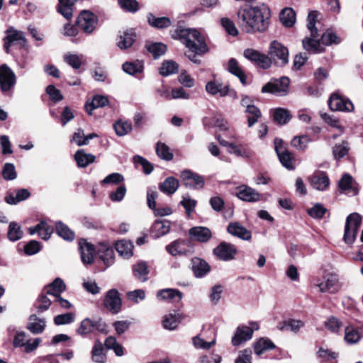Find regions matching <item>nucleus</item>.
Segmentation results:
<instances>
[{
  "instance_id": "obj_1",
  "label": "nucleus",
  "mask_w": 363,
  "mask_h": 363,
  "mask_svg": "<svg viewBox=\"0 0 363 363\" xmlns=\"http://www.w3.org/2000/svg\"><path fill=\"white\" fill-rule=\"evenodd\" d=\"M237 16L238 26L246 33H263L269 27L270 11L265 6L241 7Z\"/></svg>"
},
{
  "instance_id": "obj_2",
  "label": "nucleus",
  "mask_w": 363,
  "mask_h": 363,
  "mask_svg": "<svg viewBox=\"0 0 363 363\" xmlns=\"http://www.w3.org/2000/svg\"><path fill=\"white\" fill-rule=\"evenodd\" d=\"M173 37L178 38L190 52L203 55L208 51L204 37L196 28H178Z\"/></svg>"
},
{
  "instance_id": "obj_3",
  "label": "nucleus",
  "mask_w": 363,
  "mask_h": 363,
  "mask_svg": "<svg viewBox=\"0 0 363 363\" xmlns=\"http://www.w3.org/2000/svg\"><path fill=\"white\" fill-rule=\"evenodd\" d=\"M318 17V13L315 11L308 13L307 17V28L310 30L311 37L303 39L302 44L303 48L308 52L313 53L322 52L324 49L320 39H318L319 34L318 28L315 27V21Z\"/></svg>"
},
{
  "instance_id": "obj_4",
  "label": "nucleus",
  "mask_w": 363,
  "mask_h": 363,
  "mask_svg": "<svg viewBox=\"0 0 363 363\" xmlns=\"http://www.w3.org/2000/svg\"><path fill=\"white\" fill-rule=\"evenodd\" d=\"M314 286L318 288L320 292L329 294H336L342 287L337 274L327 272L323 273L322 277L315 279Z\"/></svg>"
},
{
  "instance_id": "obj_5",
  "label": "nucleus",
  "mask_w": 363,
  "mask_h": 363,
  "mask_svg": "<svg viewBox=\"0 0 363 363\" xmlns=\"http://www.w3.org/2000/svg\"><path fill=\"white\" fill-rule=\"evenodd\" d=\"M362 223V218L357 213H350L346 219L343 240L345 243L352 245L354 242Z\"/></svg>"
},
{
  "instance_id": "obj_6",
  "label": "nucleus",
  "mask_w": 363,
  "mask_h": 363,
  "mask_svg": "<svg viewBox=\"0 0 363 363\" xmlns=\"http://www.w3.org/2000/svg\"><path fill=\"white\" fill-rule=\"evenodd\" d=\"M289 78L283 77L278 79L269 81L262 88V92L284 96L289 93Z\"/></svg>"
},
{
  "instance_id": "obj_7",
  "label": "nucleus",
  "mask_w": 363,
  "mask_h": 363,
  "mask_svg": "<svg viewBox=\"0 0 363 363\" xmlns=\"http://www.w3.org/2000/svg\"><path fill=\"white\" fill-rule=\"evenodd\" d=\"M268 55L279 66H284L289 62L288 48L277 40L271 42Z\"/></svg>"
},
{
  "instance_id": "obj_8",
  "label": "nucleus",
  "mask_w": 363,
  "mask_h": 363,
  "mask_svg": "<svg viewBox=\"0 0 363 363\" xmlns=\"http://www.w3.org/2000/svg\"><path fill=\"white\" fill-rule=\"evenodd\" d=\"M97 330L100 333L107 332V325L101 319L92 320L89 318H86L82 320L79 327L77 330V333L84 336Z\"/></svg>"
},
{
  "instance_id": "obj_9",
  "label": "nucleus",
  "mask_w": 363,
  "mask_h": 363,
  "mask_svg": "<svg viewBox=\"0 0 363 363\" xmlns=\"http://www.w3.org/2000/svg\"><path fill=\"white\" fill-rule=\"evenodd\" d=\"M16 83L13 71L6 64L0 66V89L5 94L11 91Z\"/></svg>"
},
{
  "instance_id": "obj_10",
  "label": "nucleus",
  "mask_w": 363,
  "mask_h": 363,
  "mask_svg": "<svg viewBox=\"0 0 363 363\" xmlns=\"http://www.w3.org/2000/svg\"><path fill=\"white\" fill-rule=\"evenodd\" d=\"M103 305L111 313H118L122 307V300L118 291L115 289L108 290L104 297Z\"/></svg>"
},
{
  "instance_id": "obj_11",
  "label": "nucleus",
  "mask_w": 363,
  "mask_h": 363,
  "mask_svg": "<svg viewBox=\"0 0 363 363\" xmlns=\"http://www.w3.org/2000/svg\"><path fill=\"white\" fill-rule=\"evenodd\" d=\"M97 22V16L88 11H82L77 21L79 28L87 34L91 33L95 30Z\"/></svg>"
},
{
  "instance_id": "obj_12",
  "label": "nucleus",
  "mask_w": 363,
  "mask_h": 363,
  "mask_svg": "<svg viewBox=\"0 0 363 363\" xmlns=\"http://www.w3.org/2000/svg\"><path fill=\"white\" fill-rule=\"evenodd\" d=\"M214 255L220 260L230 261L234 259L237 253V247L226 242H221L216 247L213 249Z\"/></svg>"
},
{
  "instance_id": "obj_13",
  "label": "nucleus",
  "mask_w": 363,
  "mask_h": 363,
  "mask_svg": "<svg viewBox=\"0 0 363 363\" xmlns=\"http://www.w3.org/2000/svg\"><path fill=\"white\" fill-rule=\"evenodd\" d=\"M206 91L208 94L212 96L218 94L220 97H224L233 94L234 97L236 98V94L233 89H230L228 85L223 86L221 82L216 80L207 82L206 84Z\"/></svg>"
},
{
  "instance_id": "obj_14",
  "label": "nucleus",
  "mask_w": 363,
  "mask_h": 363,
  "mask_svg": "<svg viewBox=\"0 0 363 363\" xmlns=\"http://www.w3.org/2000/svg\"><path fill=\"white\" fill-rule=\"evenodd\" d=\"M328 105L333 111L351 112L354 110V105L350 100L337 94L331 95Z\"/></svg>"
},
{
  "instance_id": "obj_15",
  "label": "nucleus",
  "mask_w": 363,
  "mask_h": 363,
  "mask_svg": "<svg viewBox=\"0 0 363 363\" xmlns=\"http://www.w3.org/2000/svg\"><path fill=\"white\" fill-rule=\"evenodd\" d=\"M181 179L186 187L201 189L204 186L203 178L190 170H184L181 173Z\"/></svg>"
},
{
  "instance_id": "obj_16",
  "label": "nucleus",
  "mask_w": 363,
  "mask_h": 363,
  "mask_svg": "<svg viewBox=\"0 0 363 363\" xmlns=\"http://www.w3.org/2000/svg\"><path fill=\"white\" fill-rule=\"evenodd\" d=\"M79 250L81 259L84 264H90L94 262L95 250L92 244L85 240H81L79 242Z\"/></svg>"
},
{
  "instance_id": "obj_17",
  "label": "nucleus",
  "mask_w": 363,
  "mask_h": 363,
  "mask_svg": "<svg viewBox=\"0 0 363 363\" xmlns=\"http://www.w3.org/2000/svg\"><path fill=\"white\" fill-rule=\"evenodd\" d=\"M189 235L191 240L200 242H206L212 237L211 230L206 227L195 226L189 229Z\"/></svg>"
},
{
  "instance_id": "obj_18",
  "label": "nucleus",
  "mask_w": 363,
  "mask_h": 363,
  "mask_svg": "<svg viewBox=\"0 0 363 363\" xmlns=\"http://www.w3.org/2000/svg\"><path fill=\"white\" fill-rule=\"evenodd\" d=\"M236 195L240 199L247 202H256L259 200L260 197L256 190L245 185L237 188Z\"/></svg>"
},
{
  "instance_id": "obj_19",
  "label": "nucleus",
  "mask_w": 363,
  "mask_h": 363,
  "mask_svg": "<svg viewBox=\"0 0 363 363\" xmlns=\"http://www.w3.org/2000/svg\"><path fill=\"white\" fill-rule=\"evenodd\" d=\"M227 231L229 234L244 240H250L252 238L251 232L238 222L230 223Z\"/></svg>"
},
{
  "instance_id": "obj_20",
  "label": "nucleus",
  "mask_w": 363,
  "mask_h": 363,
  "mask_svg": "<svg viewBox=\"0 0 363 363\" xmlns=\"http://www.w3.org/2000/svg\"><path fill=\"white\" fill-rule=\"evenodd\" d=\"M252 337V329L248 328V326L242 325L237 328L235 335L232 337L231 342L233 346H238L242 343L251 340Z\"/></svg>"
},
{
  "instance_id": "obj_21",
  "label": "nucleus",
  "mask_w": 363,
  "mask_h": 363,
  "mask_svg": "<svg viewBox=\"0 0 363 363\" xmlns=\"http://www.w3.org/2000/svg\"><path fill=\"white\" fill-rule=\"evenodd\" d=\"M14 43L25 44L26 43V40L22 32L15 30L13 28H10L7 30V35L4 38V47L6 52H9V48Z\"/></svg>"
},
{
  "instance_id": "obj_22",
  "label": "nucleus",
  "mask_w": 363,
  "mask_h": 363,
  "mask_svg": "<svg viewBox=\"0 0 363 363\" xmlns=\"http://www.w3.org/2000/svg\"><path fill=\"white\" fill-rule=\"evenodd\" d=\"M304 322L301 320L290 318L279 323L277 328L280 331L290 330L292 333H298L301 328L304 326Z\"/></svg>"
},
{
  "instance_id": "obj_23",
  "label": "nucleus",
  "mask_w": 363,
  "mask_h": 363,
  "mask_svg": "<svg viewBox=\"0 0 363 363\" xmlns=\"http://www.w3.org/2000/svg\"><path fill=\"white\" fill-rule=\"evenodd\" d=\"M157 298L160 300L178 303L182 298V294L176 289H164L157 293Z\"/></svg>"
},
{
  "instance_id": "obj_24",
  "label": "nucleus",
  "mask_w": 363,
  "mask_h": 363,
  "mask_svg": "<svg viewBox=\"0 0 363 363\" xmlns=\"http://www.w3.org/2000/svg\"><path fill=\"white\" fill-rule=\"evenodd\" d=\"M184 318V315L178 311L169 313L163 318L162 324L165 329L172 330L177 328L179 323Z\"/></svg>"
},
{
  "instance_id": "obj_25",
  "label": "nucleus",
  "mask_w": 363,
  "mask_h": 363,
  "mask_svg": "<svg viewBox=\"0 0 363 363\" xmlns=\"http://www.w3.org/2000/svg\"><path fill=\"white\" fill-rule=\"evenodd\" d=\"M46 327L45 320L38 318L36 315H31L28 318L27 328L33 334L42 333Z\"/></svg>"
},
{
  "instance_id": "obj_26",
  "label": "nucleus",
  "mask_w": 363,
  "mask_h": 363,
  "mask_svg": "<svg viewBox=\"0 0 363 363\" xmlns=\"http://www.w3.org/2000/svg\"><path fill=\"white\" fill-rule=\"evenodd\" d=\"M311 186L319 191H324L329 186L330 182L328 176L323 172H317L310 178Z\"/></svg>"
},
{
  "instance_id": "obj_27",
  "label": "nucleus",
  "mask_w": 363,
  "mask_h": 363,
  "mask_svg": "<svg viewBox=\"0 0 363 363\" xmlns=\"http://www.w3.org/2000/svg\"><path fill=\"white\" fill-rule=\"evenodd\" d=\"M43 289L47 294L56 297L65 291L66 285L62 279L56 278L52 283L45 286Z\"/></svg>"
},
{
  "instance_id": "obj_28",
  "label": "nucleus",
  "mask_w": 363,
  "mask_h": 363,
  "mask_svg": "<svg viewBox=\"0 0 363 363\" xmlns=\"http://www.w3.org/2000/svg\"><path fill=\"white\" fill-rule=\"evenodd\" d=\"M78 0H58L57 11L63 17L70 20L73 16V6Z\"/></svg>"
},
{
  "instance_id": "obj_29",
  "label": "nucleus",
  "mask_w": 363,
  "mask_h": 363,
  "mask_svg": "<svg viewBox=\"0 0 363 363\" xmlns=\"http://www.w3.org/2000/svg\"><path fill=\"white\" fill-rule=\"evenodd\" d=\"M192 270L196 277H202L210 271V266L205 260L194 257L192 259Z\"/></svg>"
},
{
  "instance_id": "obj_30",
  "label": "nucleus",
  "mask_w": 363,
  "mask_h": 363,
  "mask_svg": "<svg viewBox=\"0 0 363 363\" xmlns=\"http://www.w3.org/2000/svg\"><path fill=\"white\" fill-rule=\"evenodd\" d=\"M338 185L341 190L346 191L347 194H351L353 196L358 194V189L354 186L352 177L348 174L342 176Z\"/></svg>"
},
{
  "instance_id": "obj_31",
  "label": "nucleus",
  "mask_w": 363,
  "mask_h": 363,
  "mask_svg": "<svg viewBox=\"0 0 363 363\" xmlns=\"http://www.w3.org/2000/svg\"><path fill=\"white\" fill-rule=\"evenodd\" d=\"M228 151L230 154L244 158H250L253 155V152L250 148L247 145L243 144L236 145L234 143H231L230 147L228 148Z\"/></svg>"
},
{
  "instance_id": "obj_32",
  "label": "nucleus",
  "mask_w": 363,
  "mask_h": 363,
  "mask_svg": "<svg viewBox=\"0 0 363 363\" xmlns=\"http://www.w3.org/2000/svg\"><path fill=\"white\" fill-rule=\"evenodd\" d=\"M53 232L52 228L48 225V224L43 221L38 223L35 227H30L29 228V233L30 235L38 233L39 236L43 240H48Z\"/></svg>"
},
{
  "instance_id": "obj_33",
  "label": "nucleus",
  "mask_w": 363,
  "mask_h": 363,
  "mask_svg": "<svg viewBox=\"0 0 363 363\" xmlns=\"http://www.w3.org/2000/svg\"><path fill=\"white\" fill-rule=\"evenodd\" d=\"M186 242L184 240H177L166 246V250L172 255H185L188 250L185 246Z\"/></svg>"
},
{
  "instance_id": "obj_34",
  "label": "nucleus",
  "mask_w": 363,
  "mask_h": 363,
  "mask_svg": "<svg viewBox=\"0 0 363 363\" xmlns=\"http://www.w3.org/2000/svg\"><path fill=\"white\" fill-rule=\"evenodd\" d=\"M179 187V181L172 177H167L159 185V189L165 194H173Z\"/></svg>"
},
{
  "instance_id": "obj_35",
  "label": "nucleus",
  "mask_w": 363,
  "mask_h": 363,
  "mask_svg": "<svg viewBox=\"0 0 363 363\" xmlns=\"http://www.w3.org/2000/svg\"><path fill=\"white\" fill-rule=\"evenodd\" d=\"M279 19L285 27L291 28L296 22L295 11L291 8H285L281 10L279 14Z\"/></svg>"
},
{
  "instance_id": "obj_36",
  "label": "nucleus",
  "mask_w": 363,
  "mask_h": 363,
  "mask_svg": "<svg viewBox=\"0 0 363 363\" xmlns=\"http://www.w3.org/2000/svg\"><path fill=\"white\" fill-rule=\"evenodd\" d=\"M135 39V34L134 32L132 30L124 31L119 35L117 45L121 50L127 49L133 44Z\"/></svg>"
},
{
  "instance_id": "obj_37",
  "label": "nucleus",
  "mask_w": 363,
  "mask_h": 363,
  "mask_svg": "<svg viewBox=\"0 0 363 363\" xmlns=\"http://www.w3.org/2000/svg\"><path fill=\"white\" fill-rule=\"evenodd\" d=\"M116 250L121 256L129 258L133 255V245L129 240H119L116 243Z\"/></svg>"
},
{
  "instance_id": "obj_38",
  "label": "nucleus",
  "mask_w": 363,
  "mask_h": 363,
  "mask_svg": "<svg viewBox=\"0 0 363 363\" xmlns=\"http://www.w3.org/2000/svg\"><path fill=\"white\" fill-rule=\"evenodd\" d=\"M104 346L99 340H96L91 350V359L95 363H105L106 357L104 352Z\"/></svg>"
},
{
  "instance_id": "obj_39",
  "label": "nucleus",
  "mask_w": 363,
  "mask_h": 363,
  "mask_svg": "<svg viewBox=\"0 0 363 363\" xmlns=\"http://www.w3.org/2000/svg\"><path fill=\"white\" fill-rule=\"evenodd\" d=\"M148 23L156 28L162 29L171 26V20L167 17H156L152 13L147 15Z\"/></svg>"
},
{
  "instance_id": "obj_40",
  "label": "nucleus",
  "mask_w": 363,
  "mask_h": 363,
  "mask_svg": "<svg viewBox=\"0 0 363 363\" xmlns=\"http://www.w3.org/2000/svg\"><path fill=\"white\" fill-rule=\"evenodd\" d=\"M108 103V100L106 96L101 95H96L93 97L92 101L90 103H86L85 108L86 112L89 114H92V111L98 108L104 107Z\"/></svg>"
},
{
  "instance_id": "obj_41",
  "label": "nucleus",
  "mask_w": 363,
  "mask_h": 363,
  "mask_svg": "<svg viewBox=\"0 0 363 363\" xmlns=\"http://www.w3.org/2000/svg\"><path fill=\"white\" fill-rule=\"evenodd\" d=\"M74 159L79 167H86L87 165L94 162L95 156L91 154L86 153L84 150H79L74 155Z\"/></svg>"
},
{
  "instance_id": "obj_42",
  "label": "nucleus",
  "mask_w": 363,
  "mask_h": 363,
  "mask_svg": "<svg viewBox=\"0 0 363 363\" xmlns=\"http://www.w3.org/2000/svg\"><path fill=\"white\" fill-rule=\"evenodd\" d=\"M228 69L231 74L238 77L242 84H244V85L246 84V83H247L246 76H245L244 72L242 70V69L239 66L238 62L235 59L231 58L229 60Z\"/></svg>"
},
{
  "instance_id": "obj_43",
  "label": "nucleus",
  "mask_w": 363,
  "mask_h": 363,
  "mask_svg": "<svg viewBox=\"0 0 363 363\" xmlns=\"http://www.w3.org/2000/svg\"><path fill=\"white\" fill-rule=\"evenodd\" d=\"M275 347L274 344L267 338H260L254 344L255 353L259 356L264 352L269 350H272Z\"/></svg>"
},
{
  "instance_id": "obj_44",
  "label": "nucleus",
  "mask_w": 363,
  "mask_h": 363,
  "mask_svg": "<svg viewBox=\"0 0 363 363\" xmlns=\"http://www.w3.org/2000/svg\"><path fill=\"white\" fill-rule=\"evenodd\" d=\"M30 196V192L26 189H18L16 195L9 194L5 197V201L11 205L17 204L18 202L26 200Z\"/></svg>"
},
{
  "instance_id": "obj_45",
  "label": "nucleus",
  "mask_w": 363,
  "mask_h": 363,
  "mask_svg": "<svg viewBox=\"0 0 363 363\" xmlns=\"http://www.w3.org/2000/svg\"><path fill=\"white\" fill-rule=\"evenodd\" d=\"M170 222L167 220H157L152 225V231L157 237H161L169 232Z\"/></svg>"
},
{
  "instance_id": "obj_46",
  "label": "nucleus",
  "mask_w": 363,
  "mask_h": 363,
  "mask_svg": "<svg viewBox=\"0 0 363 363\" xmlns=\"http://www.w3.org/2000/svg\"><path fill=\"white\" fill-rule=\"evenodd\" d=\"M134 276L140 281L144 282L147 280L149 273L148 267L145 262H140L133 267Z\"/></svg>"
},
{
  "instance_id": "obj_47",
  "label": "nucleus",
  "mask_w": 363,
  "mask_h": 363,
  "mask_svg": "<svg viewBox=\"0 0 363 363\" xmlns=\"http://www.w3.org/2000/svg\"><path fill=\"white\" fill-rule=\"evenodd\" d=\"M281 164L289 170L295 169V158L294 155L288 150L277 155Z\"/></svg>"
},
{
  "instance_id": "obj_48",
  "label": "nucleus",
  "mask_w": 363,
  "mask_h": 363,
  "mask_svg": "<svg viewBox=\"0 0 363 363\" xmlns=\"http://www.w3.org/2000/svg\"><path fill=\"white\" fill-rule=\"evenodd\" d=\"M48 294H47L43 289L42 293L38 296L35 304L38 313H43L50 308L52 301L48 297Z\"/></svg>"
},
{
  "instance_id": "obj_49",
  "label": "nucleus",
  "mask_w": 363,
  "mask_h": 363,
  "mask_svg": "<svg viewBox=\"0 0 363 363\" xmlns=\"http://www.w3.org/2000/svg\"><path fill=\"white\" fill-rule=\"evenodd\" d=\"M143 62L140 60L130 62H127L123 65V71L130 75L143 72Z\"/></svg>"
},
{
  "instance_id": "obj_50",
  "label": "nucleus",
  "mask_w": 363,
  "mask_h": 363,
  "mask_svg": "<svg viewBox=\"0 0 363 363\" xmlns=\"http://www.w3.org/2000/svg\"><path fill=\"white\" fill-rule=\"evenodd\" d=\"M178 69L179 65L177 62L172 60L165 61L160 68V74L162 76L167 77L177 72Z\"/></svg>"
},
{
  "instance_id": "obj_51",
  "label": "nucleus",
  "mask_w": 363,
  "mask_h": 363,
  "mask_svg": "<svg viewBox=\"0 0 363 363\" xmlns=\"http://www.w3.org/2000/svg\"><path fill=\"white\" fill-rule=\"evenodd\" d=\"M7 236L9 240L12 242L20 240L23 236V231L21 226L16 222L10 223Z\"/></svg>"
},
{
  "instance_id": "obj_52",
  "label": "nucleus",
  "mask_w": 363,
  "mask_h": 363,
  "mask_svg": "<svg viewBox=\"0 0 363 363\" xmlns=\"http://www.w3.org/2000/svg\"><path fill=\"white\" fill-rule=\"evenodd\" d=\"M310 142L311 138L306 135H303L300 136H295L291 140V145L298 150L305 151Z\"/></svg>"
},
{
  "instance_id": "obj_53",
  "label": "nucleus",
  "mask_w": 363,
  "mask_h": 363,
  "mask_svg": "<svg viewBox=\"0 0 363 363\" xmlns=\"http://www.w3.org/2000/svg\"><path fill=\"white\" fill-rule=\"evenodd\" d=\"M55 227L57 233L64 240H72L74 238V233L62 222H57Z\"/></svg>"
},
{
  "instance_id": "obj_54",
  "label": "nucleus",
  "mask_w": 363,
  "mask_h": 363,
  "mask_svg": "<svg viewBox=\"0 0 363 363\" xmlns=\"http://www.w3.org/2000/svg\"><path fill=\"white\" fill-rule=\"evenodd\" d=\"M361 338L359 331L352 326H347L345 330V340L348 344H355Z\"/></svg>"
},
{
  "instance_id": "obj_55",
  "label": "nucleus",
  "mask_w": 363,
  "mask_h": 363,
  "mask_svg": "<svg viewBox=\"0 0 363 363\" xmlns=\"http://www.w3.org/2000/svg\"><path fill=\"white\" fill-rule=\"evenodd\" d=\"M113 128L118 136L122 137L132 130V125L130 123L119 120L113 125Z\"/></svg>"
},
{
  "instance_id": "obj_56",
  "label": "nucleus",
  "mask_w": 363,
  "mask_h": 363,
  "mask_svg": "<svg viewBox=\"0 0 363 363\" xmlns=\"http://www.w3.org/2000/svg\"><path fill=\"white\" fill-rule=\"evenodd\" d=\"M156 153L162 160L170 161L173 159V154L169 147L163 143L158 142L156 145Z\"/></svg>"
},
{
  "instance_id": "obj_57",
  "label": "nucleus",
  "mask_w": 363,
  "mask_h": 363,
  "mask_svg": "<svg viewBox=\"0 0 363 363\" xmlns=\"http://www.w3.org/2000/svg\"><path fill=\"white\" fill-rule=\"evenodd\" d=\"M273 117L274 121L280 125L287 123L291 119L289 111L282 108L275 109Z\"/></svg>"
},
{
  "instance_id": "obj_58",
  "label": "nucleus",
  "mask_w": 363,
  "mask_h": 363,
  "mask_svg": "<svg viewBox=\"0 0 363 363\" xmlns=\"http://www.w3.org/2000/svg\"><path fill=\"white\" fill-rule=\"evenodd\" d=\"M146 48L148 52H150L153 55L155 59L159 58L167 51L166 45L161 43H152L147 45Z\"/></svg>"
},
{
  "instance_id": "obj_59",
  "label": "nucleus",
  "mask_w": 363,
  "mask_h": 363,
  "mask_svg": "<svg viewBox=\"0 0 363 363\" xmlns=\"http://www.w3.org/2000/svg\"><path fill=\"white\" fill-rule=\"evenodd\" d=\"M82 55L67 53L64 55L63 59L64 61L73 69H78L82 64Z\"/></svg>"
},
{
  "instance_id": "obj_60",
  "label": "nucleus",
  "mask_w": 363,
  "mask_h": 363,
  "mask_svg": "<svg viewBox=\"0 0 363 363\" xmlns=\"http://www.w3.org/2000/svg\"><path fill=\"white\" fill-rule=\"evenodd\" d=\"M245 112L248 114L247 123L249 127H252L255 123H257L262 115L260 110L255 105L252 106H248L247 108H246Z\"/></svg>"
},
{
  "instance_id": "obj_61",
  "label": "nucleus",
  "mask_w": 363,
  "mask_h": 363,
  "mask_svg": "<svg viewBox=\"0 0 363 363\" xmlns=\"http://www.w3.org/2000/svg\"><path fill=\"white\" fill-rule=\"evenodd\" d=\"M100 258L105 263H110L114 257V252L112 247L107 246L105 244H101L99 250Z\"/></svg>"
},
{
  "instance_id": "obj_62",
  "label": "nucleus",
  "mask_w": 363,
  "mask_h": 363,
  "mask_svg": "<svg viewBox=\"0 0 363 363\" xmlns=\"http://www.w3.org/2000/svg\"><path fill=\"white\" fill-rule=\"evenodd\" d=\"M76 315L72 312L60 314L54 318V323L56 325H62L72 323L75 320Z\"/></svg>"
},
{
  "instance_id": "obj_63",
  "label": "nucleus",
  "mask_w": 363,
  "mask_h": 363,
  "mask_svg": "<svg viewBox=\"0 0 363 363\" xmlns=\"http://www.w3.org/2000/svg\"><path fill=\"white\" fill-rule=\"evenodd\" d=\"M320 40L323 45H330L333 43L338 44L340 43V38L332 30H327L323 33Z\"/></svg>"
},
{
  "instance_id": "obj_64",
  "label": "nucleus",
  "mask_w": 363,
  "mask_h": 363,
  "mask_svg": "<svg viewBox=\"0 0 363 363\" xmlns=\"http://www.w3.org/2000/svg\"><path fill=\"white\" fill-rule=\"evenodd\" d=\"M180 204L184 208L187 217L190 218L195 211L196 201L188 196H183Z\"/></svg>"
}]
</instances>
